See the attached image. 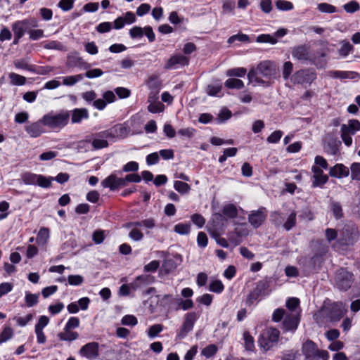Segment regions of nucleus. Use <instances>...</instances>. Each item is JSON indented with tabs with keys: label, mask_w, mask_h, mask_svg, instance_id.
I'll use <instances>...</instances> for the list:
<instances>
[{
	"label": "nucleus",
	"mask_w": 360,
	"mask_h": 360,
	"mask_svg": "<svg viewBox=\"0 0 360 360\" xmlns=\"http://www.w3.org/2000/svg\"><path fill=\"white\" fill-rule=\"evenodd\" d=\"M74 0H60L58 6L63 11H68L73 8Z\"/></svg>",
	"instance_id": "nucleus-54"
},
{
	"label": "nucleus",
	"mask_w": 360,
	"mask_h": 360,
	"mask_svg": "<svg viewBox=\"0 0 360 360\" xmlns=\"http://www.w3.org/2000/svg\"><path fill=\"white\" fill-rule=\"evenodd\" d=\"M329 174L333 177L342 178L349 174V169L342 164H336L330 167Z\"/></svg>",
	"instance_id": "nucleus-13"
},
{
	"label": "nucleus",
	"mask_w": 360,
	"mask_h": 360,
	"mask_svg": "<svg viewBox=\"0 0 360 360\" xmlns=\"http://www.w3.org/2000/svg\"><path fill=\"white\" fill-rule=\"evenodd\" d=\"M144 28H141V27L134 26L129 30V34L131 38H140L143 35Z\"/></svg>",
	"instance_id": "nucleus-64"
},
{
	"label": "nucleus",
	"mask_w": 360,
	"mask_h": 360,
	"mask_svg": "<svg viewBox=\"0 0 360 360\" xmlns=\"http://www.w3.org/2000/svg\"><path fill=\"white\" fill-rule=\"evenodd\" d=\"M311 171L314 173L312 176L313 187H321L328 181V176L326 174H324L322 169L319 167L317 165H313Z\"/></svg>",
	"instance_id": "nucleus-10"
},
{
	"label": "nucleus",
	"mask_w": 360,
	"mask_h": 360,
	"mask_svg": "<svg viewBox=\"0 0 360 360\" xmlns=\"http://www.w3.org/2000/svg\"><path fill=\"white\" fill-rule=\"evenodd\" d=\"M217 351V347L214 345H210L202 350L201 354L207 358H210L214 355Z\"/></svg>",
	"instance_id": "nucleus-53"
},
{
	"label": "nucleus",
	"mask_w": 360,
	"mask_h": 360,
	"mask_svg": "<svg viewBox=\"0 0 360 360\" xmlns=\"http://www.w3.org/2000/svg\"><path fill=\"white\" fill-rule=\"evenodd\" d=\"M296 224V212L292 211L288 216L286 221L282 224V226L286 230L290 231Z\"/></svg>",
	"instance_id": "nucleus-27"
},
{
	"label": "nucleus",
	"mask_w": 360,
	"mask_h": 360,
	"mask_svg": "<svg viewBox=\"0 0 360 360\" xmlns=\"http://www.w3.org/2000/svg\"><path fill=\"white\" fill-rule=\"evenodd\" d=\"M41 120L39 122H33L25 126V129L26 132L32 138L39 136L43 132L44 129Z\"/></svg>",
	"instance_id": "nucleus-15"
},
{
	"label": "nucleus",
	"mask_w": 360,
	"mask_h": 360,
	"mask_svg": "<svg viewBox=\"0 0 360 360\" xmlns=\"http://www.w3.org/2000/svg\"><path fill=\"white\" fill-rule=\"evenodd\" d=\"M105 239V232L103 230H96L93 233V240L96 244H101Z\"/></svg>",
	"instance_id": "nucleus-62"
},
{
	"label": "nucleus",
	"mask_w": 360,
	"mask_h": 360,
	"mask_svg": "<svg viewBox=\"0 0 360 360\" xmlns=\"http://www.w3.org/2000/svg\"><path fill=\"white\" fill-rule=\"evenodd\" d=\"M235 41H243V42H249L250 37H249V36H248L247 34H237L230 37L228 39L227 42L229 44H232Z\"/></svg>",
	"instance_id": "nucleus-49"
},
{
	"label": "nucleus",
	"mask_w": 360,
	"mask_h": 360,
	"mask_svg": "<svg viewBox=\"0 0 360 360\" xmlns=\"http://www.w3.org/2000/svg\"><path fill=\"white\" fill-rule=\"evenodd\" d=\"M276 6L281 11H290L293 9V4L288 1L278 0L276 1Z\"/></svg>",
	"instance_id": "nucleus-44"
},
{
	"label": "nucleus",
	"mask_w": 360,
	"mask_h": 360,
	"mask_svg": "<svg viewBox=\"0 0 360 360\" xmlns=\"http://www.w3.org/2000/svg\"><path fill=\"white\" fill-rule=\"evenodd\" d=\"M354 281L353 274L345 269H339L335 275V284L341 290L349 289Z\"/></svg>",
	"instance_id": "nucleus-4"
},
{
	"label": "nucleus",
	"mask_w": 360,
	"mask_h": 360,
	"mask_svg": "<svg viewBox=\"0 0 360 360\" xmlns=\"http://www.w3.org/2000/svg\"><path fill=\"white\" fill-rule=\"evenodd\" d=\"M53 180V177L46 178L41 174H39L37 185H39L43 188H49L51 186V181Z\"/></svg>",
	"instance_id": "nucleus-50"
},
{
	"label": "nucleus",
	"mask_w": 360,
	"mask_h": 360,
	"mask_svg": "<svg viewBox=\"0 0 360 360\" xmlns=\"http://www.w3.org/2000/svg\"><path fill=\"white\" fill-rule=\"evenodd\" d=\"M302 351L307 360H314L317 347L313 341L308 340L304 342Z\"/></svg>",
	"instance_id": "nucleus-12"
},
{
	"label": "nucleus",
	"mask_w": 360,
	"mask_h": 360,
	"mask_svg": "<svg viewBox=\"0 0 360 360\" xmlns=\"http://www.w3.org/2000/svg\"><path fill=\"white\" fill-rule=\"evenodd\" d=\"M300 304L299 299L296 297L289 298L286 302V307L289 309V312H298L297 308Z\"/></svg>",
	"instance_id": "nucleus-47"
},
{
	"label": "nucleus",
	"mask_w": 360,
	"mask_h": 360,
	"mask_svg": "<svg viewBox=\"0 0 360 360\" xmlns=\"http://www.w3.org/2000/svg\"><path fill=\"white\" fill-rule=\"evenodd\" d=\"M117 176L112 174L102 181L101 185L104 188H109L112 191L116 190L117 188Z\"/></svg>",
	"instance_id": "nucleus-22"
},
{
	"label": "nucleus",
	"mask_w": 360,
	"mask_h": 360,
	"mask_svg": "<svg viewBox=\"0 0 360 360\" xmlns=\"http://www.w3.org/2000/svg\"><path fill=\"white\" fill-rule=\"evenodd\" d=\"M288 312H287L285 310L283 309H277L274 311V312L273 313V315H272V320L274 321V322H279L280 321L282 320V319H284L285 318V316L286 315V314H288Z\"/></svg>",
	"instance_id": "nucleus-56"
},
{
	"label": "nucleus",
	"mask_w": 360,
	"mask_h": 360,
	"mask_svg": "<svg viewBox=\"0 0 360 360\" xmlns=\"http://www.w3.org/2000/svg\"><path fill=\"white\" fill-rule=\"evenodd\" d=\"M49 238V230L47 228L40 229L36 238L39 245H44Z\"/></svg>",
	"instance_id": "nucleus-23"
},
{
	"label": "nucleus",
	"mask_w": 360,
	"mask_h": 360,
	"mask_svg": "<svg viewBox=\"0 0 360 360\" xmlns=\"http://www.w3.org/2000/svg\"><path fill=\"white\" fill-rule=\"evenodd\" d=\"M269 288V283L267 281H261L257 283L255 290L259 292L261 295L265 294L266 290Z\"/></svg>",
	"instance_id": "nucleus-61"
},
{
	"label": "nucleus",
	"mask_w": 360,
	"mask_h": 360,
	"mask_svg": "<svg viewBox=\"0 0 360 360\" xmlns=\"http://www.w3.org/2000/svg\"><path fill=\"white\" fill-rule=\"evenodd\" d=\"M197 319L198 315L195 312H190L186 314L184 323L179 333L180 338H184L193 329Z\"/></svg>",
	"instance_id": "nucleus-8"
},
{
	"label": "nucleus",
	"mask_w": 360,
	"mask_h": 360,
	"mask_svg": "<svg viewBox=\"0 0 360 360\" xmlns=\"http://www.w3.org/2000/svg\"><path fill=\"white\" fill-rule=\"evenodd\" d=\"M39 174L27 172L22 175V179L25 184L37 185Z\"/></svg>",
	"instance_id": "nucleus-28"
},
{
	"label": "nucleus",
	"mask_w": 360,
	"mask_h": 360,
	"mask_svg": "<svg viewBox=\"0 0 360 360\" xmlns=\"http://www.w3.org/2000/svg\"><path fill=\"white\" fill-rule=\"evenodd\" d=\"M155 282V277L148 274L137 276L131 283V287L133 291L142 289Z\"/></svg>",
	"instance_id": "nucleus-9"
},
{
	"label": "nucleus",
	"mask_w": 360,
	"mask_h": 360,
	"mask_svg": "<svg viewBox=\"0 0 360 360\" xmlns=\"http://www.w3.org/2000/svg\"><path fill=\"white\" fill-rule=\"evenodd\" d=\"M315 78V75L311 69H300L292 77L291 79L295 83H311Z\"/></svg>",
	"instance_id": "nucleus-7"
},
{
	"label": "nucleus",
	"mask_w": 360,
	"mask_h": 360,
	"mask_svg": "<svg viewBox=\"0 0 360 360\" xmlns=\"http://www.w3.org/2000/svg\"><path fill=\"white\" fill-rule=\"evenodd\" d=\"M331 210L336 219H340L342 217V209L338 202H333L331 204Z\"/></svg>",
	"instance_id": "nucleus-59"
},
{
	"label": "nucleus",
	"mask_w": 360,
	"mask_h": 360,
	"mask_svg": "<svg viewBox=\"0 0 360 360\" xmlns=\"http://www.w3.org/2000/svg\"><path fill=\"white\" fill-rule=\"evenodd\" d=\"M165 105L160 101L152 102L148 106V110L152 113H158L164 110Z\"/></svg>",
	"instance_id": "nucleus-42"
},
{
	"label": "nucleus",
	"mask_w": 360,
	"mask_h": 360,
	"mask_svg": "<svg viewBox=\"0 0 360 360\" xmlns=\"http://www.w3.org/2000/svg\"><path fill=\"white\" fill-rule=\"evenodd\" d=\"M271 221L276 226H281L283 224V217L281 213L274 212L271 214Z\"/></svg>",
	"instance_id": "nucleus-51"
},
{
	"label": "nucleus",
	"mask_w": 360,
	"mask_h": 360,
	"mask_svg": "<svg viewBox=\"0 0 360 360\" xmlns=\"http://www.w3.org/2000/svg\"><path fill=\"white\" fill-rule=\"evenodd\" d=\"M79 318L75 316L70 317L66 323L65 328H66L67 330H72L77 328L79 326Z\"/></svg>",
	"instance_id": "nucleus-60"
},
{
	"label": "nucleus",
	"mask_w": 360,
	"mask_h": 360,
	"mask_svg": "<svg viewBox=\"0 0 360 360\" xmlns=\"http://www.w3.org/2000/svg\"><path fill=\"white\" fill-rule=\"evenodd\" d=\"M58 337L61 341L72 342L79 338V334L75 331H72L70 329L67 330L66 328H64V330L59 333Z\"/></svg>",
	"instance_id": "nucleus-19"
},
{
	"label": "nucleus",
	"mask_w": 360,
	"mask_h": 360,
	"mask_svg": "<svg viewBox=\"0 0 360 360\" xmlns=\"http://www.w3.org/2000/svg\"><path fill=\"white\" fill-rule=\"evenodd\" d=\"M191 220L199 228L202 227L205 224V219L200 214H194L191 217Z\"/></svg>",
	"instance_id": "nucleus-63"
},
{
	"label": "nucleus",
	"mask_w": 360,
	"mask_h": 360,
	"mask_svg": "<svg viewBox=\"0 0 360 360\" xmlns=\"http://www.w3.org/2000/svg\"><path fill=\"white\" fill-rule=\"evenodd\" d=\"M68 63L71 67H84L85 61L79 56L78 53H72L68 57Z\"/></svg>",
	"instance_id": "nucleus-18"
},
{
	"label": "nucleus",
	"mask_w": 360,
	"mask_h": 360,
	"mask_svg": "<svg viewBox=\"0 0 360 360\" xmlns=\"http://www.w3.org/2000/svg\"><path fill=\"white\" fill-rule=\"evenodd\" d=\"M44 47L46 49H56V50L64 51H67L65 46L63 44H62L60 42L57 41H49L44 45Z\"/></svg>",
	"instance_id": "nucleus-41"
},
{
	"label": "nucleus",
	"mask_w": 360,
	"mask_h": 360,
	"mask_svg": "<svg viewBox=\"0 0 360 360\" xmlns=\"http://www.w3.org/2000/svg\"><path fill=\"white\" fill-rule=\"evenodd\" d=\"M147 85L151 91H160L161 88V82L156 76H151L147 81Z\"/></svg>",
	"instance_id": "nucleus-32"
},
{
	"label": "nucleus",
	"mask_w": 360,
	"mask_h": 360,
	"mask_svg": "<svg viewBox=\"0 0 360 360\" xmlns=\"http://www.w3.org/2000/svg\"><path fill=\"white\" fill-rule=\"evenodd\" d=\"M129 237L134 241H140L143 238V233L136 228H133L129 233Z\"/></svg>",
	"instance_id": "nucleus-52"
},
{
	"label": "nucleus",
	"mask_w": 360,
	"mask_h": 360,
	"mask_svg": "<svg viewBox=\"0 0 360 360\" xmlns=\"http://www.w3.org/2000/svg\"><path fill=\"white\" fill-rule=\"evenodd\" d=\"M68 280L71 285H79L84 282V278L80 275H70Z\"/></svg>",
	"instance_id": "nucleus-57"
},
{
	"label": "nucleus",
	"mask_w": 360,
	"mask_h": 360,
	"mask_svg": "<svg viewBox=\"0 0 360 360\" xmlns=\"http://www.w3.org/2000/svg\"><path fill=\"white\" fill-rule=\"evenodd\" d=\"M163 330V326L161 324H154L151 326L148 331V335L150 338L156 337Z\"/></svg>",
	"instance_id": "nucleus-43"
},
{
	"label": "nucleus",
	"mask_w": 360,
	"mask_h": 360,
	"mask_svg": "<svg viewBox=\"0 0 360 360\" xmlns=\"http://www.w3.org/2000/svg\"><path fill=\"white\" fill-rule=\"evenodd\" d=\"M180 65L181 66H186L188 65V59L183 55H175L170 58L168 61L169 66H174Z\"/></svg>",
	"instance_id": "nucleus-21"
},
{
	"label": "nucleus",
	"mask_w": 360,
	"mask_h": 360,
	"mask_svg": "<svg viewBox=\"0 0 360 360\" xmlns=\"http://www.w3.org/2000/svg\"><path fill=\"white\" fill-rule=\"evenodd\" d=\"M225 86L229 89H239L243 87V82L239 79L230 78L225 82Z\"/></svg>",
	"instance_id": "nucleus-34"
},
{
	"label": "nucleus",
	"mask_w": 360,
	"mask_h": 360,
	"mask_svg": "<svg viewBox=\"0 0 360 360\" xmlns=\"http://www.w3.org/2000/svg\"><path fill=\"white\" fill-rule=\"evenodd\" d=\"M283 136V132L281 130H276L272 132L268 137L266 141L270 143H276L279 141Z\"/></svg>",
	"instance_id": "nucleus-55"
},
{
	"label": "nucleus",
	"mask_w": 360,
	"mask_h": 360,
	"mask_svg": "<svg viewBox=\"0 0 360 360\" xmlns=\"http://www.w3.org/2000/svg\"><path fill=\"white\" fill-rule=\"evenodd\" d=\"M266 217V209L261 207L257 211H253L249 215L248 220L252 226L258 228L264 222Z\"/></svg>",
	"instance_id": "nucleus-11"
},
{
	"label": "nucleus",
	"mask_w": 360,
	"mask_h": 360,
	"mask_svg": "<svg viewBox=\"0 0 360 360\" xmlns=\"http://www.w3.org/2000/svg\"><path fill=\"white\" fill-rule=\"evenodd\" d=\"M174 187L176 191L182 194L188 193L191 190V186L187 183L181 181H176Z\"/></svg>",
	"instance_id": "nucleus-33"
},
{
	"label": "nucleus",
	"mask_w": 360,
	"mask_h": 360,
	"mask_svg": "<svg viewBox=\"0 0 360 360\" xmlns=\"http://www.w3.org/2000/svg\"><path fill=\"white\" fill-rule=\"evenodd\" d=\"M244 345L247 350L252 351L255 349V342L253 337L249 332L245 331L243 333Z\"/></svg>",
	"instance_id": "nucleus-30"
},
{
	"label": "nucleus",
	"mask_w": 360,
	"mask_h": 360,
	"mask_svg": "<svg viewBox=\"0 0 360 360\" xmlns=\"http://www.w3.org/2000/svg\"><path fill=\"white\" fill-rule=\"evenodd\" d=\"M345 313L344 309L339 304L333 306L330 311V319L332 321H336L342 317Z\"/></svg>",
	"instance_id": "nucleus-26"
},
{
	"label": "nucleus",
	"mask_w": 360,
	"mask_h": 360,
	"mask_svg": "<svg viewBox=\"0 0 360 360\" xmlns=\"http://www.w3.org/2000/svg\"><path fill=\"white\" fill-rule=\"evenodd\" d=\"M351 177L353 180L360 181V163L354 162L350 167Z\"/></svg>",
	"instance_id": "nucleus-45"
},
{
	"label": "nucleus",
	"mask_w": 360,
	"mask_h": 360,
	"mask_svg": "<svg viewBox=\"0 0 360 360\" xmlns=\"http://www.w3.org/2000/svg\"><path fill=\"white\" fill-rule=\"evenodd\" d=\"M91 144L93 148L96 150L101 149L108 146L107 140L97 136V134H95V138L93 139Z\"/></svg>",
	"instance_id": "nucleus-31"
},
{
	"label": "nucleus",
	"mask_w": 360,
	"mask_h": 360,
	"mask_svg": "<svg viewBox=\"0 0 360 360\" xmlns=\"http://www.w3.org/2000/svg\"><path fill=\"white\" fill-rule=\"evenodd\" d=\"M138 323L137 319L133 315H126L122 319V324L125 326H136Z\"/></svg>",
	"instance_id": "nucleus-58"
},
{
	"label": "nucleus",
	"mask_w": 360,
	"mask_h": 360,
	"mask_svg": "<svg viewBox=\"0 0 360 360\" xmlns=\"http://www.w3.org/2000/svg\"><path fill=\"white\" fill-rule=\"evenodd\" d=\"M256 41L259 43H269L271 44H275L278 41L276 37L270 34H262L257 37Z\"/></svg>",
	"instance_id": "nucleus-36"
},
{
	"label": "nucleus",
	"mask_w": 360,
	"mask_h": 360,
	"mask_svg": "<svg viewBox=\"0 0 360 360\" xmlns=\"http://www.w3.org/2000/svg\"><path fill=\"white\" fill-rule=\"evenodd\" d=\"M279 336L280 331L277 328L268 327L260 335L258 344L265 351H267L277 343Z\"/></svg>",
	"instance_id": "nucleus-2"
},
{
	"label": "nucleus",
	"mask_w": 360,
	"mask_h": 360,
	"mask_svg": "<svg viewBox=\"0 0 360 360\" xmlns=\"http://www.w3.org/2000/svg\"><path fill=\"white\" fill-rule=\"evenodd\" d=\"M318 10L321 13H333L337 11L336 8L328 3H320L317 5Z\"/></svg>",
	"instance_id": "nucleus-40"
},
{
	"label": "nucleus",
	"mask_w": 360,
	"mask_h": 360,
	"mask_svg": "<svg viewBox=\"0 0 360 360\" xmlns=\"http://www.w3.org/2000/svg\"><path fill=\"white\" fill-rule=\"evenodd\" d=\"M300 322L299 312H288L283 321V328L285 331L294 332Z\"/></svg>",
	"instance_id": "nucleus-6"
},
{
	"label": "nucleus",
	"mask_w": 360,
	"mask_h": 360,
	"mask_svg": "<svg viewBox=\"0 0 360 360\" xmlns=\"http://www.w3.org/2000/svg\"><path fill=\"white\" fill-rule=\"evenodd\" d=\"M340 132L341 138L344 143L348 147L350 146L352 143V136L354 135L356 131L354 129H349V127L346 126V124H343L341 126Z\"/></svg>",
	"instance_id": "nucleus-17"
},
{
	"label": "nucleus",
	"mask_w": 360,
	"mask_h": 360,
	"mask_svg": "<svg viewBox=\"0 0 360 360\" xmlns=\"http://www.w3.org/2000/svg\"><path fill=\"white\" fill-rule=\"evenodd\" d=\"M83 78L82 75H77L72 76H67L63 77V83L64 85L72 86Z\"/></svg>",
	"instance_id": "nucleus-37"
},
{
	"label": "nucleus",
	"mask_w": 360,
	"mask_h": 360,
	"mask_svg": "<svg viewBox=\"0 0 360 360\" xmlns=\"http://www.w3.org/2000/svg\"><path fill=\"white\" fill-rule=\"evenodd\" d=\"M292 56L300 60H307L310 58L309 49L306 45H300L293 49Z\"/></svg>",
	"instance_id": "nucleus-14"
},
{
	"label": "nucleus",
	"mask_w": 360,
	"mask_h": 360,
	"mask_svg": "<svg viewBox=\"0 0 360 360\" xmlns=\"http://www.w3.org/2000/svg\"><path fill=\"white\" fill-rule=\"evenodd\" d=\"M71 122L73 124L80 123L82 120L89 118V112L86 108H75L71 111Z\"/></svg>",
	"instance_id": "nucleus-16"
},
{
	"label": "nucleus",
	"mask_w": 360,
	"mask_h": 360,
	"mask_svg": "<svg viewBox=\"0 0 360 360\" xmlns=\"http://www.w3.org/2000/svg\"><path fill=\"white\" fill-rule=\"evenodd\" d=\"M223 215L230 219L236 218L238 215L236 207L233 204L225 205L222 210Z\"/></svg>",
	"instance_id": "nucleus-25"
},
{
	"label": "nucleus",
	"mask_w": 360,
	"mask_h": 360,
	"mask_svg": "<svg viewBox=\"0 0 360 360\" xmlns=\"http://www.w3.org/2000/svg\"><path fill=\"white\" fill-rule=\"evenodd\" d=\"M98 343L91 342L82 346L79 351V354L82 357L89 360H94L98 356Z\"/></svg>",
	"instance_id": "nucleus-5"
},
{
	"label": "nucleus",
	"mask_w": 360,
	"mask_h": 360,
	"mask_svg": "<svg viewBox=\"0 0 360 360\" xmlns=\"http://www.w3.org/2000/svg\"><path fill=\"white\" fill-rule=\"evenodd\" d=\"M39 294H32L30 292H25V300L27 307H32L38 303Z\"/></svg>",
	"instance_id": "nucleus-29"
},
{
	"label": "nucleus",
	"mask_w": 360,
	"mask_h": 360,
	"mask_svg": "<svg viewBox=\"0 0 360 360\" xmlns=\"http://www.w3.org/2000/svg\"><path fill=\"white\" fill-rule=\"evenodd\" d=\"M174 231L179 234H188L191 230V225L188 224L179 223L174 226Z\"/></svg>",
	"instance_id": "nucleus-39"
},
{
	"label": "nucleus",
	"mask_w": 360,
	"mask_h": 360,
	"mask_svg": "<svg viewBox=\"0 0 360 360\" xmlns=\"http://www.w3.org/2000/svg\"><path fill=\"white\" fill-rule=\"evenodd\" d=\"M37 27V21L34 18L25 19L18 21L13 25V30L15 34V42L22 37L25 32L32 30V28Z\"/></svg>",
	"instance_id": "nucleus-3"
},
{
	"label": "nucleus",
	"mask_w": 360,
	"mask_h": 360,
	"mask_svg": "<svg viewBox=\"0 0 360 360\" xmlns=\"http://www.w3.org/2000/svg\"><path fill=\"white\" fill-rule=\"evenodd\" d=\"M353 49V46L347 41H342L340 49V54L343 56H347Z\"/></svg>",
	"instance_id": "nucleus-48"
},
{
	"label": "nucleus",
	"mask_w": 360,
	"mask_h": 360,
	"mask_svg": "<svg viewBox=\"0 0 360 360\" xmlns=\"http://www.w3.org/2000/svg\"><path fill=\"white\" fill-rule=\"evenodd\" d=\"M222 85L221 84H209L206 88V92L209 96H216L221 92Z\"/></svg>",
	"instance_id": "nucleus-38"
},
{
	"label": "nucleus",
	"mask_w": 360,
	"mask_h": 360,
	"mask_svg": "<svg viewBox=\"0 0 360 360\" xmlns=\"http://www.w3.org/2000/svg\"><path fill=\"white\" fill-rule=\"evenodd\" d=\"M329 75L332 77L340 79H355L358 77V74L352 71H330Z\"/></svg>",
	"instance_id": "nucleus-20"
},
{
	"label": "nucleus",
	"mask_w": 360,
	"mask_h": 360,
	"mask_svg": "<svg viewBox=\"0 0 360 360\" xmlns=\"http://www.w3.org/2000/svg\"><path fill=\"white\" fill-rule=\"evenodd\" d=\"M224 286L221 281L215 280L210 283V290L216 293H221L224 290Z\"/></svg>",
	"instance_id": "nucleus-46"
},
{
	"label": "nucleus",
	"mask_w": 360,
	"mask_h": 360,
	"mask_svg": "<svg viewBox=\"0 0 360 360\" xmlns=\"http://www.w3.org/2000/svg\"><path fill=\"white\" fill-rule=\"evenodd\" d=\"M70 116V113L68 111H63L59 113L50 112L45 115L41 122L50 128L61 129L68 124Z\"/></svg>",
	"instance_id": "nucleus-1"
},
{
	"label": "nucleus",
	"mask_w": 360,
	"mask_h": 360,
	"mask_svg": "<svg viewBox=\"0 0 360 360\" xmlns=\"http://www.w3.org/2000/svg\"><path fill=\"white\" fill-rule=\"evenodd\" d=\"M232 116V112L230 110L226 108H223L219 112L217 117V122L223 123L228 120Z\"/></svg>",
	"instance_id": "nucleus-35"
},
{
	"label": "nucleus",
	"mask_w": 360,
	"mask_h": 360,
	"mask_svg": "<svg viewBox=\"0 0 360 360\" xmlns=\"http://www.w3.org/2000/svg\"><path fill=\"white\" fill-rule=\"evenodd\" d=\"M226 222L225 217L220 213H215L212 217V223L215 229H221Z\"/></svg>",
	"instance_id": "nucleus-24"
}]
</instances>
